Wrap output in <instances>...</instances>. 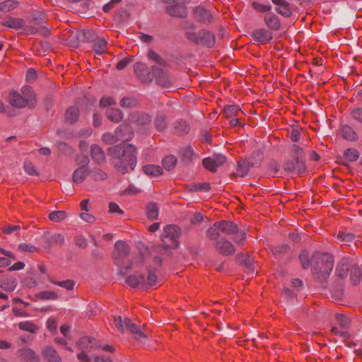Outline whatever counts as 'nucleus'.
Returning a JSON list of instances; mask_svg holds the SVG:
<instances>
[{
	"label": "nucleus",
	"mask_w": 362,
	"mask_h": 362,
	"mask_svg": "<svg viewBox=\"0 0 362 362\" xmlns=\"http://www.w3.org/2000/svg\"><path fill=\"white\" fill-rule=\"evenodd\" d=\"M136 149L131 144L117 145L107 149L116 170L125 174L133 170L136 165Z\"/></svg>",
	"instance_id": "f257e3e1"
},
{
	"label": "nucleus",
	"mask_w": 362,
	"mask_h": 362,
	"mask_svg": "<svg viewBox=\"0 0 362 362\" xmlns=\"http://www.w3.org/2000/svg\"><path fill=\"white\" fill-rule=\"evenodd\" d=\"M148 57L156 63L151 66L152 74L156 83L163 88L170 87L173 84V79L169 74L168 66L165 61L152 50L148 52Z\"/></svg>",
	"instance_id": "f03ea898"
},
{
	"label": "nucleus",
	"mask_w": 362,
	"mask_h": 362,
	"mask_svg": "<svg viewBox=\"0 0 362 362\" xmlns=\"http://www.w3.org/2000/svg\"><path fill=\"white\" fill-rule=\"evenodd\" d=\"M314 260L316 261V264L313 267L314 274L318 279L325 280L333 269V256L328 253H316L313 258Z\"/></svg>",
	"instance_id": "7ed1b4c3"
},
{
	"label": "nucleus",
	"mask_w": 362,
	"mask_h": 362,
	"mask_svg": "<svg viewBox=\"0 0 362 362\" xmlns=\"http://www.w3.org/2000/svg\"><path fill=\"white\" fill-rule=\"evenodd\" d=\"M111 325L112 327L122 333L129 331L134 335L135 339L140 342L147 338V333L143 331L140 326L132 322L131 320L127 317L122 320L121 316H114Z\"/></svg>",
	"instance_id": "20e7f679"
},
{
	"label": "nucleus",
	"mask_w": 362,
	"mask_h": 362,
	"mask_svg": "<svg viewBox=\"0 0 362 362\" xmlns=\"http://www.w3.org/2000/svg\"><path fill=\"white\" fill-rule=\"evenodd\" d=\"M115 250L113 253L115 263L121 268L120 273H123V269H129L133 267H137V262L129 265L128 254L129 248L128 245L122 240L116 242L115 245Z\"/></svg>",
	"instance_id": "39448f33"
},
{
	"label": "nucleus",
	"mask_w": 362,
	"mask_h": 362,
	"mask_svg": "<svg viewBox=\"0 0 362 362\" xmlns=\"http://www.w3.org/2000/svg\"><path fill=\"white\" fill-rule=\"evenodd\" d=\"M185 35L188 40L196 44L203 45L208 47H211L215 44L214 34L205 30H199L198 33L190 30L186 31Z\"/></svg>",
	"instance_id": "423d86ee"
},
{
	"label": "nucleus",
	"mask_w": 362,
	"mask_h": 362,
	"mask_svg": "<svg viewBox=\"0 0 362 362\" xmlns=\"http://www.w3.org/2000/svg\"><path fill=\"white\" fill-rule=\"evenodd\" d=\"M180 235V229L175 226H167L163 229L161 235L162 241L165 247H177L178 245L177 239Z\"/></svg>",
	"instance_id": "0eeeda50"
},
{
	"label": "nucleus",
	"mask_w": 362,
	"mask_h": 362,
	"mask_svg": "<svg viewBox=\"0 0 362 362\" xmlns=\"http://www.w3.org/2000/svg\"><path fill=\"white\" fill-rule=\"evenodd\" d=\"M127 126H120L117 128L115 130V134H112L110 132L105 133L103 136L102 139L103 141L109 145L114 144L117 143L119 140L122 141H128L130 140L132 137V133H130L128 136H125L124 134H122V132L123 129H127Z\"/></svg>",
	"instance_id": "6e6552de"
},
{
	"label": "nucleus",
	"mask_w": 362,
	"mask_h": 362,
	"mask_svg": "<svg viewBox=\"0 0 362 362\" xmlns=\"http://www.w3.org/2000/svg\"><path fill=\"white\" fill-rule=\"evenodd\" d=\"M165 3H173V5L168 8L170 15L184 18L187 16L185 4L189 2V0H163Z\"/></svg>",
	"instance_id": "1a4fd4ad"
},
{
	"label": "nucleus",
	"mask_w": 362,
	"mask_h": 362,
	"mask_svg": "<svg viewBox=\"0 0 362 362\" xmlns=\"http://www.w3.org/2000/svg\"><path fill=\"white\" fill-rule=\"evenodd\" d=\"M283 168L285 171L298 175L303 173L306 170L304 160H299V158L286 160L284 163Z\"/></svg>",
	"instance_id": "9d476101"
},
{
	"label": "nucleus",
	"mask_w": 362,
	"mask_h": 362,
	"mask_svg": "<svg viewBox=\"0 0 362 362\" xmlns=\"http://www.w3.org/2000/svg\"><path fill=\"white\" fill-rule=\"evenodd\" d=\"M226 160L224 156L218 154L215 155L213 157L206 158L202 160L203 165L204 168L211 171L216 172L217 168L222 165Z\"/></svg>",
	"instance_id": "9b49d317"
},
{
	"label": "nucleus",
	"mask_w": 362,
	"mask_h": 362,
	"mask_svg": "<svg viewBox=\"0 0 362 362\" xmlns=\"http://www.w3.org/2000/svg\"><path fill=\"white\" fill-rule=\"evenodd\" d=\"M76 346L79 349L87 351L100 347V344L96 339L89 337H83L81 338L77 341Z\"/></svg>",
	"instance_id": "f8f14e48"
},
{
	"label": "nucleus",
	"mask_w": 362,
	"mask_h": 362,
	"mask_svg": "<svg viewBox=\"0 0 362 362\" xmlns=\"http://www.w3.org/2000/svg\"><path fill=\"white\" fill-rule=\"evenodd\" d=\"M21 361L25 362H40V356L31 349L23 348L17 351Z\"/></svg>",
	"instance_id": "ddd939ff"
},
{
	"label": "nucleus",
	"mask_w": 362,
	"mask_h": 362,
	"mask_svg": "<svg viewBox=\"0 0 362 362\" xmlns=\"http://www.w3.org/2000/svg\"><path fill=\"white\" fill-rule=\"evenodd\" d=\"M129 119L131 122L139 127L149 125L151 122V117L149 115L139 112H132Z\"/></svg>",
	"instance_id": "4468645a"
},
{
	"label": "nucleus",
	"mask_w": 362,
	"mask_h": 362,
	"mask_svg": "<svg viewBox=\"0 0 362 362\" xmlns=\"http://www.w3.org/2000/svg\"><path fill=\"white\" fill-rule=\"evenodd\" d=\"M251 36L254 41L264 44L272 39V34L264 28H259L254 30L251 33Z\"/></svg>",
	"instance_id": "2eb2a0df"
},
{
	"label": "nucleus",
	"mask_w": 362,
	"mask_h": 362,
	"mask_svg": "<svg viewBox=\"0 0 362 362\" xmlns=\"http://www.w3.org/2000/svg\"><path fill=\"white\" fill-rule=\"evenodd\" d=\"M134 70L138 77L144 82H149L152 80L151 73L148 71L147 66L141 62L136 63Z\"/></svg>",
	"instance_id": "dca6fc26"
},
{
	"label": "nucleus",
	"mask_w": 362,
	"mask_h": 362,
	"mask_svg": "<svg viewBox=\"0 0 362 362\" xmlns=\"http://www.w3.org/2000/svg\"><path fill=\"white\" fill-rule=\"evenodd\" d=\"M42 356L48 362H62L61 356L52 346H47L42 349Z\"/></svg>",
	"instance_id": "f3484780"
},
{
	"label": "nucleus",
	"mask_w": 362,
	"mask_h": 362,
	"mask_svg": "<svg viewBox=\"0 0 362 362\" xmlns=\"http://www.w3.org/2000/svg\"><path fill=\"white\" fill-rule=\"evenodd\" d=\"M216 249L223 255H230L235 252L233 245L229 241L220 240L216 243Z\"/></svg>",
	"instance_id": "a211bd4d"
},
{
	"label": "nucleus",
	"mask_w": 362,
	"mask_h": 362,
	"mask_svg": "<svg viewBox=\"0 0 362 362\" xmlns=\"http://www.w3.org/2000/svg\"><path fill=\"white\" fill-rule=\"evenodd\" d=\"M264 22L267 26L271 30H278L280 29L281 23L279 17L272 12H268L264 16Z\"/></svg>",
	"instance_id": "6ab92c4d"
},
{
	"label": "nucleus",
	"mask_w": 362,
	"mask_h": 362,
	"mask_svg": "<svg viewBox=\"0 0 362 362\" xmlns=\"http://www.w3.org/2000/svg\"><path fill=\"white\" fill-rule=\"evenodd\" d=\"M216 226L219 227V230L228 235H233L237 233V226L230 221L216 222Z\"/></svg>",
	"instance_id": "aec40b11"
},
{
	"label": "nucleus",
	"mask_w": 362,
	"mask_h": 362,
	"mask_svg": "<svg viewBox=\"0 0 362 362\" xmlns=\"http://www.w3.org/2000/svg\"><path fill=\"white\" fill-rule=\"evenodd\" d=\"M195 18L202 23H210L212 20L211 13L202 6H197L194 11Z\"/></svg>",
	"instance_id": "412c9836"
},
{
	"label": "nucleus",
	"mask_w": 362,
	"mask_h": 362,
	"mask_svg": "<svg viewBox=\"0 0 362 362\" xmlns=\"http://www.w3.org/2000/svg\"><path fill=\"white\" fill-rule=\"evenodd\" d=\"M272 1L276 5V11L281 16L288 18L292 15L289 4L285 0H272Z\"/></svg>",
	"instance_id": "4be33fe9"
},
{
	"label": "nucleus",
	"mask_w": 362,
	"mask_h": 362,
	"mask_svg": "<svg viewBox=\"0 0 362 362\" xmlns=\"http://www.w3.org/2000/svg\"><path fill=\"white\" fill-rule=\"evenodd\" d=\"M10 104L16 107L22 108L28 105L25 98L18 92H11L9 95Z\"/></svg>",
	"instance_id": "5701e85b"
},
{
	"label": "nucleus",
	"mask_w": 362,
	"mask_h": 362,
	"mask_svg": "<svg viewBox=\"0 0 362 362\" xmlns=\"http://www.w3.org/2000/svg\"><path fill=\"white\" fill-rule=\"evenodd\" d=\"M90 155L93 160L98 164H102L105 161V153L98 145L91 146Z\"/></svg>",
	"instance_id": "b1692460"
},
{
	"label": "nucleus",
	"mask_w": 362,
	"mask_h": 362,
	"mask_svg": "<svg viewBox=\"0 0 362 362\" xmlns=\"http://www.w3.org/2000/svg\"><path fill=\"white\" fill-rule=\"evenodd\" d=\"M17 283L13 277L3 275L0 277V287L7 291H12L16 287Z\"/></svg>",
	"instance_id": "393cba45"
},
{
	"label": "nucleus",
	"mask_w": 362,
	"mask_h": 362,
	"mask_svg": "<svg viewBox=\"0 0 362 362\" xmlns=\"http://www.w3.org/2000/svg\"><path fill=\"white\" fill-rule=\"evenodd\" d=\"M22 96L28 103L30 107H33L36 103L35 95L32 88L28 86H24L21 88Z\"/></svg>",
	"instance_id": "a878e982"
},
{
	"label": "nucleus",
	"mask_w": 362,
	"mask_h": 362,
	"mask_svg": "<svg viewBox=\"0 0 362 362\" xmlns=\"http://www.w3.org/2000/svg\"><path fill=\"white\" fill-rule=\"evenodd\" d=\"M126 283L131 287H146V279L143 275H131L127 278Z\"/></svg>",
	"instance_id": "bb28decb"
},
{
	"label": "nucleus",
	"mask_w": 362,
	"mask_h": 362,
	"mask_svg": "<svg viewBox=\"0 0 362 362\" xmlns=\"http://www.w3.org/2000/svg\"><path fill=\"white\" fill-rule=\"evenodd\" d=\"M349 266L350 262L348 258L341 259L336 268V272L337 275L341 278H344V276H346L349 270Z\"/></svg>",
	"instance_id": "cd10ccee"
},
{
	"label": "nucleus",
	"mask_w": 362,
	"mask_h": 362,
	"mask_svg": "<svg viewBox=\"0 0 362 362\" xmlns=\"http://www.w3.org/2000/svg\"><path fill=\"white\" fill-rule=\"evenodd\" d=\"M88 174V172L87 168H84V166H80L76 170H75L73 173V181L76 184L81 183L84 181Z\"/></svg>",
	"instance_id": "c85d7f7f"
},
{
	"label": "nucleus",
	"mask_w": 362,
	"mask_h": 362,
	"mask_svg": "<svg viewBox=\"0 0 362 362\" xmlns=\"http://www.w3.org/2000/svg\"><path fill=\"white\" fill-rule=\"evenodd\" d=\"M144 173L151 177H158L163 174V168L160 165H146L143 167Z\"/></svg>",
	"instance_id": "c756f323"
},
{
	"label": "nucleus",
	"mask_w": 362,
	"mask_h": 362,
	"mask_svg": "<svg viewBox=\"0 0 362 362\" xmlns=\"http://www.w3.org/2000/svg\"><path fill=\"white\" fill-rule=\"evenodd\" d=\"M255 163L247 161L242 160L238 163L237 168V174L240 177H244L247 173L251 166H254Z\"/></svg>",
	"instance_id": "7c9ffc66"
},
{
	"label": "nucleus",
	"mask_w": 362,
	"mask_h": 362,
	"mask_svg": "<svg viewBox=\"0 0 362 362\" xmlns=\"http://www.w3.org/2000/svg\"><path fill=\"white\" fill-rule=\"evenodd\" d=\"M3 25L13 29H21L25 27V21L21 18H9Z\"/></svg>",
	"instance_id": "2f4dec72"
},
{
	"label": "nucleus",
	"mask_w": 362,
	"mask_h": 362,
	"mask_svg": "<svg viewBox=\"0 0 362 362\" xmlns=\"http://www.w3.org/2000/svg\"><path fill=\"white\" fill-rule=\"evenodd\" d=\"M107 117L112 122H119L122 118V115L119 109L109 108L106 111Z\"/></svg>",
	"instance_id": "473e14b6"
},
{
	"label": "nucleus",
	"mask_w": 362,
	"mask_h": 362,
	"mask_svg": "<svg viewBox=\"0 0 362 362\" xmlns=\"http://www.w3.org/2000/svg\"><path fill=\"white\" fill-rule=\"evenodd\" d=\"M79 115V110L76 107H70L66 112V120L72 124L77 121Z\"/></svg>",
	"instance_id": "72a5a7b5"
},
{
	"label": "nucleus",
	"mask_w": 362,
	"mask_h": 362,
	"mask_svg": "<svg viewBox=\"0 0 362 362\" xmlns=\"http://www.w3.org/2000/svg\"><path fill=\"white\" fill-rule=\"evenodd\" d=\"M341 135L345 139L349 141H355L357 139V134L355 131L347 125L341 127Z\"/></svg>",
	"instance_id": "f704fd0d"
},
{
	"label": "nucleus",
	"mask_w": 362,
	"mask_h": 362,
	"mask_svg": "<svg viewBox=\"0 0 362 362\" xmlns=\"http://www.w3.org/2000/svg\"><path fill=\"white\" fill-rule=\"evenodd\" d=\"M18 6V2L15 0H6L3 2H0V11L1 12H9Z\"/></svg>",
	"instance_id": "c9c22d12"
},
{
	"label": "nucleus",
	"mask_w": 362,
	"mask_h": 362,
	"mask_svg": "<svg viewBox=\"0 0 362 362\" xmlns=\"http://www.w3.org/2000/svg\"><path fill=\"white\" fill-rule=\"evenodd\" d=\"M93 50L98 54H102L106 52L107 42L103 38L98 39L93 46Z\"/></svg>",
	"instance_id": "e433bc0d"
},
{
	"label": "nucleus",
	"mask_w": 362,
	"mask_h": 362,
	"mask_svg": "<svg viewBox=\"0 0 362 362\" xmlns=\"http://www.w3.org/2000/svg\"><path fill=\"white\" fill-rule=\"evenodd\" d=\"M146 215L149 219L155 220L158 216V207L155 203H149L146 206Z\"/></svg>",
	"instance_id": "4c0bfd02"
},
{
	"label": "nucleus",
	"mask_w": 362,
	"mask_h": 362,
	"mask_svg": "<svg viewBox=\"0 0 362 362\" xmlns=\"http://www.w3.org/2000/svg\"><path fill=\"white\" fill-rule=\"evenodd\" d=\"M163 168L167 170L174 168L177 164V158L173 155L166 156L162 160Z\"/></svg>",
	"instance_id": "58836bf2"
},
{
	"label": "nucleus",
	"mask_w": 362,
	"mask_h": 362,
	"mask_svg": "<svg viewBox=\"0 0 362 362\" xmlns=\"http://www.w3.org/2000/svg\"><path fill=\"white\" fill-rule=\"evenodd\" d=\"M241 110L238 105H228L224 108V114L227 118L238 117Z\"/></svg>",
	"instance_id": "ea45409f"
},
{
	"label": "nucleus",
	"mask_w": 362,
	"mask_h": 362,
	"mask_svg": "<svg viewBox=\"0 0 362 362\" xmlns=\"http://www.w3.org/2000/svg\"><path fill=\"white\" fill-rule=\"evenodd\" d=\"M18 327L21 330L27 331L30 333H35L38 331V327L30 321H24L18 324Z\"/></svg>",
	"instance_id": "a19ab883"
},
{
	"label": "nucleus",
	"mask_w": 362,
	"mask_h": 362,
	"mask_svg": "<svg viewBox=\"0 0 362 362\" xmlns=\"http://www.w3.org/2000/svg\"><path fill=\"white\" fill-rule=\"evenodd\" d=\"M180 156L183 160L188 162L194 159L195 155L190 146H187L180 150Z\"/></svg>",
	"instance_id": "79ce46f5"
},
{
	"label": "nucleus",
	"mask_w": 362,
	"mask_h": 362,
	"mask_svg": "<svg viewBox=\"0 0 362 362\" xmlns=\"http://www.w3.org/2000/svg\"><path fill=\"white\" fill-rule=\"evenodd\" d=\"M344 158L350 162H354L359 158V153L356 148H348L344 152Z\"/></svg>",
	"instance_id": "37998d69"
},
{
	"label": "nucleus",
	"mask_w": 362,
	"mask_h": 362,
	"mask_svg": "<svg viewBox=\"0 0 362 362\" xmlns=\"http://www.w3.org/2000/svg\"><path fill=\"white\" fill-rule=\"evenodd\" d=\"M36 296L42 300H57L58 298L57 293L52 291H41Z\"/></svg>",
	"instance_id": "c03bdc74"
},
{
	"label": "nucleus",
	"mask_w": 362,
	"mask_h": 362,
	"mask_svg": "<svg viewBox=\"0 0 362 362\" xmlns=\"http://www.w3.org/2000/svg\"><path fill=\"white\" fill-rule=\"evenodd\" d=\"M66 218V213L64 211H56L49 214V218L54 222H59Z\"/></svg>",
	"instance_id": "a18cd8bd"
},
{
	"label": "nucleus",
	"mask_w": 362,
	"mask_h": 362,
	"mask_svg": "<svg viewBox=\"0 0 362 362\" xmlns=\"http://www.w3.org/2000/svg\"><path fill=\"white\" fill-rule=\"evenodd\" d=\"M291 153L292 156H293L295 158H299V160H303V150L298 145L293 144L291 146Z\"/></svg>",
	"instance_id": "49530a36"
},
{
	"label": "nucleus",
	"mask_w": 362,
	"mask_h": 362,
	"mask_svg": "<svg viewBox=\"0 0 362 362\" xmlns=\"http://www.w3.org/2000/svg\"><path fill=\"white\" fill-rule=\"evenodd\" d=\"M91 175L95 180H104L107 177V173L99 168L93 169Z\"/></svg>",
	"instance_id": "de8ad7c7"
},
{
	"label": "nucleus",
	"mask_w": 362,
	"mask_h": 362,
	"mask_svg": "<svg viewBox=\"0 0 362 362\" xmlns=\"http://www.w3.org/2000/svg\"><path fill=\"white\" fill-rule=\"evenodd\" d=\"M146 279V287L147 286H153L156 285L157 282V275L154 272L151 270L148 271V276Z\"/></svg>",
	"instance_id": "09e8293b"
},
{
	"label": "nucleus",
	"mask_w": 362,
	"mask_h": 362,
	"mask_svg": "<svg viewBox=\"0 0 362 362\" xmlns=\"http://www.w3.org/2000/svg\"><path fill=\"white\" fill-rule=\"evenodd\" d=\"M52 282L55 285L65 288L68 291L74 289V287L75 286V283L72 280H66L62 281H52Z\"/></svg>",
	"instance_id": "8fccbe9b"
},
{
	"label": "nucleus",
	"mask_w": 362,
	"mask_h": 362,
	"mask_svg": "<svg viewBox=\"0 0 362 362\" xmlns=\"http://www.w3.org/2000/svg\"><path fill=\"white\" fill-rule=\"evenodd\" d=\"M18 249L21 252L29 253H33L37 251V249L35 246L27 243L20 244L18 247Z\"/></svg>",
	"instance_id": "3c124183"
},
{
	"label": "nucleus",
	"mask_w": 362,
	"mask_h": 362,
	"mask_svg": "<svg viewBox=\"0 0 362 362\" xmlns=\"http://www.w3.org/2000/svg\"><path fill=\"white\" fill-rule=\"evenodd\" d=\"M156 129L162 132L166 128L165 118L163 116H158L155 121Z\"/></svg>",
	"instance_id": "603ef678"
},
{
	"label": "nucleus",
	"mask_w": 362,
	"mask_h": 362,
	"mask_svg": "<svg viewBox=\"0 0 362 362\" xmlns=\"http://www.w3.org/2000/svg\"><path fill=\"white\" fill-rule=\"evenodd\" d=\"M219 227L216 226V223L207 230V236L210 239L215 240L219 236Z\"/></svg>",
	"instance_id": "864d4df0"
},
{
	"label": "nucleus",
	"mask_w": 362,
	"mask_h": 362,
	"mask_svg": "<svg viewBox=\"0 0 362 362\" xmlns=\"http://www.w3.org/2000/svg\"><path fill=\"white\" fill-rule=\"evenodd\" d=\"M252 7L257 11L265 13L269 11L272 8L270 5L262 4L258 2H253Z\"/></svg>",
	"instance_id": "5fc2aeb1"
},
{
	"label": "nucleus",
	"mask_w": 362,
	"mask_h": 362,
	"mask_svg": "<svg viewBox=\"0 0 362 362\" xmlns=\"http://www.w3.org/2000/svg\"><path fill=\"white\" fill-rule=\"evenodd\" d=\"M136 104V100L133 98H124L120 101V105L123 107H132Z\"/></svg>",
	"instance_id": "6e6d98bb"
},
{
	"label": "nucleus",
	"mask_w": 362,
	"mask_h": 362,
	"mask_svg": "<svg viewBox=\"0 0 362 362\" xmlns=\"http://www.w3.org/2000/svg\"><path fill=\"white\" fill-rule=\"evenodd\" d=\"M299 259L302 264L303 269H307L310 265L308 255L306 252H303L299 255Z\"/></svg>",
	"instance_id": "4d7b16f0"
},
{
	"label": "nucleus",
	"mask_w": 362,
	"mask_h": 362,
	"mask_svg": "<svg viewBox=\"0 0 362 362\" xmlns=\"http://www.w3.org/2000/svg\"><path fill=\"white\" fill-rule=\"evenodd\" d=\"M58 323L55 318L50 317L47 321V327L50 332H56Z\"/></svg>",
	"instance_id": "13d9d810"
},
{
	"label": "nucleus",
	"mask_w": 362,
	"mask_h": 362,
	"mask_svg": "<svg viewBox=\"0 0 362 362\" xmlns=\"http://www.w3.org/2000/svg\"><path fill=\"white\" fill-rule=\"evenodd\" d=\"M25 171L30 175H37V173L35 166L30 162H25L24 164Z\"/></svg>",
	"instance_id": "bf43d9fd"
},
{
	"label": "nucleus",
	"mask_w": 362,
	"mask_h": 362,
	"mask_svg": "<svg viewBox=\"0 0 362 362\" xmlns=\"http://www.w3.org/2000/svg\"><path fill=\"white\" fill-rule=\"evenodd\" d=\"M233 235L235 236L234 237L235 242L238 244L242 243L245 240V238H246L245 233L243 231H240L238 228H237V233H235V234H233Z\"/></svg>",
	"instance_id": "052dcab7"
},
{
	"label": "nucleus",
	"mask_w": 362,
	"mask_h": 362,
	"mask_svg": "<svg viewBox=\"0 0 362 362\" xmlns=\"http://www.w3.org/2000/svg\"><path fill=\"white\" fill-rule=\"evenodd\" d=\"M76 160L78 165L84 166V168H86L89 163V158L86 155L78 156Z\"/></svg>",
	"instance_id": "680f3d73"
},
{
	"label": "nucleus",
	"mask_w": 362,
	"mask_h": 362,
	"mask_svg": "<svg viewBox=\"0 0 362 362\" xmlns=\"http://www.w3.org/2000/svg\"><path fill=\"white\" fill-rule=\"evenodd\" d=\"M115 103H116V101L112 98L109 97V96L103 97L100 101V105L103 106V107L111 105H113Z\"/></svg>",
	"instance_id": "e2e57ef3"
},
{
	"label": "nucleus",
	"mask_w": 362,
	"mask_h": 362,
	"mask_svg": "<svg viewBox=\"0 0 362 362\" xmlns=\"http://www.w3.org/2000/svg\"><path fill=\"white\" fill-rule=\"evenodd\" d=\"M337 238L341 242H349L354 239V235L351 233H339L337 235Z\"/></svg>",
	"instance_id": "0e129e2a"
},
{
	"label": "nucleus",
	"mask_w": 362,
	"mask_h": 362,
	"mask_svg": "<svg viewBox=\"0 0 362 362\" xmlns=\"http://www.w3.org/2000/svg\"><path fill=\"white\" fill-rule=\"evenodd\" d=\"M358 273V269H352L351 272V280L354 285H357L360 282V276L356 275Z\"/></svg>",
	"instance_id": "69168bd1"
},
{
	"label": "nucleus",
	"mask_w": 362,
	"mask_h": 362,
	"mask_svg": "<svg viewBox=\"0 0 362 362\" xmlns=\"http://www.w3.org/2000/svg\"><path fill=\"white\" fill-rule=\"evenodd\" d=\"M351 115L356 120L362 122V108H357L352 111Z\"/></svg>",
	"instance_id": "338daca9"
},
{
	"label": "nucleus",
	"mask_w": 362,
	"mask_h": 362,
	"mask_svg": "<svg viewBox=\"0 0 362 362\" xmlns=\"http://www.w3.org/2000/svg\"><path fill=\"white\" fill-rule=\"evenodd\" d=\"M37 77L36 71L33 69H29L26 73V80L29 82L33 81Z\"/></svg>",
	"instance_id": "774afa93"
}]
</instances>
